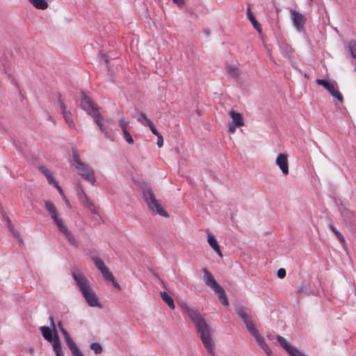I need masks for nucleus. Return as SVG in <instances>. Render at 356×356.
Wrapping results in <instances>:
<instances>
[{"instance_id": "19", "label": "nucleus", "mask_w": 356, "mask_h": 356, "mask_svg": "<svg viewBox=\"0 0 356 356\" xmlns=\"http://www.w3.org/2000/svg\"><path fill=\"white\" fill-rule=\"evenodd\" d=\"M59 231L62 232L67 239L70 244L75 248H78V243L74 238L73 234L71 233V232L68 229L67 227L65 225L62 228L59 229Z\"/></svg>"}, {"instance_id": "9", "label": "nucleus", "mask_w": 356, "mask_h": 356, "mask_svg": "<svg viewBox=\"0 0 356 356\" xmlns=\"http://www.w3.org/2000/svg\"><path fill=\"white\" fill-rule=\"evenodd\" d=\"M249 332L255 339L258 345L266 353V355L268 356H270L272 355V351L266 343L264 337L259 334L258 330L255 327L249 331Z\"/></svg>"}, {"instance_id": "53", "label": "nucleus", "mask_w": 356, "mask_h": 356, "mask_svg": "<svg viewBox=\"0 0 356 356\" xmlns=\"http://www.w3.org/2000/svg\"><path fill=\"white\" fill-rule=\"evenodd\" d=\"M111 281H112V282H113V286H115V287H116V288H118V289H120V285H119V284H118V282H116L115 281V280H114V279H113V280H111Z\"/></svg>"}, {"instance_id": "10", "label": "nucleus", "mask_w": 356, "mask_h": 356, "mask_svg": "<svg viewBox=\"0 0 356 356\" xmlns=\"http://www.w3.org/2000/svg\"><path fill=\"white\" fill-rule=\"evenodd\" d=\"M249 332L255 339L258 345L266 353V355L268 356H270L272 355V351L266 343L264 337L259 334L258 330L255 327L249 331Z\"/></svg>"}, {"instance_id": "32", "label": "nucleus", "mask_w": 356, "mask_h": 356, "mask_svg": "<svg viewBox=\"0 0 356 356\" xmlns=\"http://www.w3.org/2000/svg\"><path fill=\"white\" fill-rule=\"evenodd\" d=\"M128 124H129V122H127L124 118H123V117L120 118L119 126L121 128L122 133L128 131Z\"/></svg>"}, {"instance_id": "5", "label": "nucleus", "mask_w": 356, "mask_h": 356, "mask_svg": "<svg viewBox=\"0 0 356 356\" xmlns=\"http://www.w3.org/2000/svg\"><path fill=\"white\" fill-rule=\"evenodd\" d=\"M143 197L149 209L154 213L161 216L168 217L165 211L162 208L159 201L155 198L152 188L149 186L143 188Z\"/></svg>"}, {"instance_id": "56", "label": "nucleus", "mask_w": 356, "mask_h": 356, "mask_svg": "<svg viewBox=\"0 0 356 356\" xmlns=\"http://www.w3.org/2000/svg\"><path fill=\"white\" fill-rule=\"evenodd\" d=\"M267 337H268V338L269 339H273V338H272V336H271L270 334H268Z\"/></svg>"}, {"instance_id": "39", "label": "nucleus", "mask_w": 356, "mask_h": 356, "mask_svg": "<svg viewBox=\"0 0 356 356\" xmlns=\"http://www.w3.org/2000/svg\"><path fill=\"white\" fill-rule=\"evenodd\" d=\"M54 222L57 225L58 229L64 227L65 225L58 216L53 219Z\"/></svg>"}, {"instance_id": "13", "label": "nucleus", "mask_w": 356, "mask_h": 356, "mask_svg": "<svg viewBox=\"0 0 356 356\" xmlns=\"http://www.w3.org/2000/svg\"><path fill=\"white\" fill-rule=\"evenodd\" d=\"M341 216L346 226L350 230H354L356 227V215L350 211H344Z\"/></svg>"}, {"instance_id": "15", "label": "nucleus", "mask_w": 356, "mask_h": 356, "mask_svg": "<svg viewBox=\"0 0 356 356\" xmlns=\"http://www.w3.org/2000/svg\"><path fill=\"white\" fill-rule=\"evenodd\" d=\"M59 104L66 123L70 128H75V124L74 123L71 112L66 109V106L60 99H59Z\"/></svg>"}, {"instance_id": "51", "label": "nucleus", "mask_w": 356, "mask_h": 356, "mask_svg": "<svg viewBox=\"0 0 356 356\" xmlns=\"http://www.w3.org/2000/svg\"><path fill=\"white\" fill-rule=\"evenodd\" d=\"M329 227L332 230V232L334 233V234L338 232L332 222L329 223Z\"/></svg>"}, {"instance_id": "21", "label": "nucleus", "mask_w": 356, "mask_h": 356, "mask_svg": "<svg viewBox=\"0 0 356 356\" xmlns=\"http://www.w3.org/2000/svg\"><path fill=\"white\" fill-rule=\"evenodd\" d=\"M29 2L38 10H45L49 7L47 0H29Z\"/></svg>"}, {"instance_id": "55", "label": "nucleus", "mask_w": 356, "mask_h": 356, "mask_svg": "<svg viewBox=\"0 0 356 356\" xmlns=\"http://www.w3.org/2000/svg\"><path fill=\"white\" fill-rule=\"evenodd\" d=\"M102 57L104 58L105 62L108 63V60H107L106 57L105 56H103Z\"/></svg>"}, {"instance_id": "48", "label": "nucleus", "mask_w": 356, "mask_h": 356, "mask_svg": "<svg viewBox=\"0 0 356 356\" xmlns=\"http://www.w3.org/2000/svg\"><path fill=\"white\" fill-rule=\"evenodd\" d=\"M10 232H12L13 236L16 238H17L19 235V232L15 229L14 226L13 225V229H9Z\"/></svg>"}, {"instance_id": "23", "label": "nucleus", "mask_w": 356, "mask_h": 356, "mask_svg": "<svg viewBox=\"0 0 356 356\" xmlns=\"http://www.w3.org/2000/svg\"><path fill=\"white\" fill-rule=\"evenodd\" d=\"M316 83L323 86L329 92L333 90L335 88V83L325 79H316Z\"/></svg>"}, {"instance_id": "6", "label": "nucleus", "mask_w": 356, "mask_h": 356, "mask_svg": "<svg viewBox=\"0 0 356 356\" xmlns=\"http://www.w3.org/2000/svg\"><path fill=\"white\" fill-rule=\"evenodd\" d=\"M204 273V281L205 284L212 289L216 294L218 295L219 299L223 305H228L229 301L225 294L224 289L218 284L216 281L212 274L207 269H203Z\"/></svg>"}, {"instance_id": "43", "label": "nucleus", "mask_w": 356, "mask_h": 356, "mask_svg": "<svg viewBox=\"0 0 356 356\" xmlns=\"http://www.w3.org/2000/svg\"><path fill=\"white\" fill-rule=\"evenodd\" d=\"M277 275L279 278L283 279L286 276V270L284 268H280L277 272Z\"/></svg>"}, {"instance_id": "2", "label": "nucleus", "mask_w": 356, "mask_h": 356, "mask_svg": "<svg viewBox=\"0 0 356 356\" xmlns=\"http://www.w3.org/2000/svg\"><path fill=\"white\" fill-rule=\"evenodd\" d=\"M72 275L88 305L92 307H102L99 298L86 277L79 270L73 271Z\"/></svg>"}, {"instance_id": "49", "label": "nucleus", "mask_w": 356, "mask_h": 356, "mask_svg": "<svg viewBox=\"0 0 356 356\" xmlns=\"http://www.w3.org/2000/svg\"><path fill=\"white\" fill-rule=\"evenodd\" d=\"M237 127V125L231 123L229 124V131L232 134L234 133Z\"/></svg>"}, {"instance_id": "35", "label": "nucleus", "mask_w": 356, "mask_h": 356, "mask_svg": "<svg viewBox=\"0 0 356 356\" xmlns=\"http://www.w3.org/2000/svg\"><path fill=\"white\" fill-rule=\"evenodd\" d=\"M102 274V276L107 280H113V275L110 272L109 269L106 267L104 269L100 271Z\"/></svg>"}, {"instance_id": "20", "label": "nucleus", "mask_w": 356, "mask_h": 356, "mask_svg": "<svg viewBox=\"0 0 356 356\" xmlns=\"http://www.w3.org/2000/svg\"><path fill=\"white\" fill-rule=\"evenodd\" d=\"M229 113L232 118V124H236L238 127H242L244 125L243 119L239 113L235 112L234 111H231Z\"/></svg>"}, {"instance_id": "1", "label": "nucleus", "mask_w": 356, "mask_h": 356, "mask_svg": "<svg viewBox=\"0 0 356 356\" xmlns=\"http://www.w3.org/2000/svg\"><path fill=\"white\" fill-rule=\"evenodd\" d=\"M184 312L195 324L200 339L207 350L208 356H215V343L211 338L213 330L207 324L197 309L190 307L186 303L181 305Z\"/></svg>"}, {"instance_id": "25", "label": "nucleus", "mask_w": 356, "mask_h": 356, "mask_svg": "<svg viewBox=\"0 0 356 356\" xmlns=\"http://www.w3.org/2000/svg\"><path fill=\"white\" fill-rule=\"evenodd\" d=\"M160 296L162 300L169 306L170 309H175V305L172 298L165 291H161Z\"/></svg>"}, {"instance_id": "26", "label": "nucleus", "mask_w": 356, "mask_h": 356, "mask_svg": "<svg viewBox=\"0 0 356 356\" xmlns=\"http://www.w3.org/2000/svg\"><path fill=\"white\" fill-rule=\"evenodd\" d=\"M248 19H250V21L251 22L252 26H254V28L259 33H261V24L257 22V21L256 20L253 13L248 9Z\"/></svg>"}, {"instance_id": "28", "label": "nucleus", "mask_w": 356, "mask_h": 356, "mask_svg": "<svg viewBox=\"0 0 356 356\" xmlns=\"http://www.w3.org/2000/svg\"><path fill=\"white\" fill-rule=\"evenodd\" d=\"M53 350L56 356H64L60 339H58L57 337L56 338L55 341H54Z\"/></svg>"}, {"instance_id": "4", "label": "nucleus", "mask_w": 356, "mask_h": 356, "mask_svg": "<svg viewBox=\"0 0 356 356\" xmlns=\"http://www.w3.org/2000/svg\"><path fill=\"white\" fill-rule=\"evenodd\" d=\"M72 161L78 175L94 185L96 181L94 170L88 164L81 161L75 149H72Z\"/></svg>"}, {"instance_id": "22", "label": "nucleus", "mask_w": 356, "mask_h": 356, "mask_svg": "<svg viewBox=\"0 0 356 356\" xmlns=\"http://www.w3.org/2000/svg\"><path fill=\"white\" fill-rule=\"evenodd\" d=\"M39 170L45 176L49 184H55L57 182L52 176L51 171L44 166H41Z\"/></svg>"}, {"instance_id": "40", "label": "nucleus", "mask_w": 356, "mask_h": 356, "mask_svg": "<svg viewBox=\"0 0 356 356\" xmlns=\"http://www.w3.org/2000/svg\"><path fill=\"white\" fill-rule=\"evenodd\" d=\"M54 222L57 225L58 229L64 227L65 225L58 216L53 219Z\"/></svg>"}, {"instance_id": "52", "label": "nucleus", "mask_w": 356, "mask_h": 356, "mask_svg": "<svg viewBox=\"0 0 356 356\" xmlns=\"http://www.w3.org/2000/svg\"><path fill=\"white\" fill-rule=\"evenodd\" d=\"M49 322H50V325L51 327H52L53 330H55V323L54 322V319H53V317L52 316H50L49 318Z\"/></svg>"}, {"instance_id": "41", "label": "nucleus", "mask_w": 356, "mask_h": 356, "mask_svg": "<svg viewBox=\"0 0 356 356\" xmlns=\"http://www.w3.org/2000/svg\"><path fill=\"white\" fill-rule=\"evenodd\" d=\"M147 126H149L151 131L152 132V134L155 136H158L160 134L158 132V131L156 130V127H154V124L152 123V121L150 122H148V123L146 124Z\"/></svg>"}, {"instance_id": "8", "label": "nucleus", "mask_w": 356, "mask_h": 356, "mask_svg": "<svg viewBox=\"0 0 356 356\" xmlns=\"http://www.w3.org/2000/svg\"><path fill=\"white\" fill-rule=\"evenodd\" d=\"M291 15L293 24L296 30L299 32L303 31L306 17L300 13L293 9L291 10Z\"/></svg>"}, {"instance_id": "3", "label": "nucleus", "mask_w": 356, "mask_h": 356, "mask_svg": "<svg viewBox=\"0 0 356 356\" xmlns=\"http://www.w3.org/2000/svg\"><path fill=\"white\" fill-rule=\"evenodd\" d=\"M81 107L84 110L88 115L92 116L94 121L96 122L102 133H103L106 138L111 140H114V134L111 129H107L104 124V118L101 115L98 108L92 102L90 99L82 92V98L81 101Z\"/></svg>"}, {"instance_id": "30", "label": "nucleus", "mask_w": 356, "mask_h": 356, "mask_svg": "<svg viewBox=\"0 0 356 356\" xmlns=\"http://www.w3.org/2000/svg\"><path fill=\"white\" fill-rule=\"evenodd\" d=\"M58 325L59 327L60 332L63 335L66 343L73 340L72 338L70 337V334L68 333V332L63 327L61 322H59L58 323Z\"/></svg>"}, {"instance_id": "14", "label": "nucleus", "mask_w": 356, "mask_h": 356, "mask_svg": "<svg viewBox=\"0 0 356 356\" xmlns=\"http://www.w3.org/2000/svg\"><path fill=\"white\" fill-rule=\"evenodd\" d=\"M275 163L284 175L289 174V164L287 156L286 154H278L275 160Z\"/></svg>"}, {"instance_id": "27", "label": "nucleus", "mask_w": 356, "mask_h": 356, "mask_svg": "<svg viewBox=\"0 0 356 356\" xmlns=\"http://www.w3.org/2000/svg\"><path fill=\"white\" fill-rule=\"evenodd\" d=\"M66 344L71 350L72 355L73 356H83L73 340Z\"/></svg>"}, {"instance_id": "7", "label": "nucleus", "mask_w": 356, "mask_h": 356, "mask_svg": "<svg viewBox=\"0 0 356 356\" xmlns=\"http://www.w3.org/2000/svg\"><path fill=\"white\" fill-rule=\"evenodd\" d=\"M235 311L245 325L248 332L255 328L254 324L252 320V314L250 309L244 307H238L235 309Z\"/></svg>"}, {"instance_id": "16", "label": "nucleus", "mask_w": 356, "mask_h": 356, "mask_svg": "<svg viewBox=\"0 0 356 356\" xmlns=\"http://www.w3.org/2000/svg\"><path fill=\"white\" fill-rule=\"evenodd\" d=\"M40 330L42 333V337L47 341L51 343L52 345L54 344V341H55L56 337L58 339H59V337L57 335V334L54 333L53 336L51 329L48 327L42 326L40 327Z\"/></svg>"}, {"instance_id": "36", "label": "nucleus", "mask_w": 356, "mask_h": 356, "mask_svg": "<svg viewBox=\"0 0 356 356\" xmlns=\"http://www.w3.org/2000/svg\"><path fill=\"white\" fill-rule=\"evenodd\" d=\"M228 72L230 75L234 77H237L239 76V70L236 66L230 65L227 67Z\"/></svg>"}, {"instance_id": "42", "label": "nucleus", "mask_w": 356, "mask_h": 356, "mask_svg": "<svg viewBox=\"0 0 356 356\" xmlns=\"http://www.w3.org/2000/svg\"><path fill=\"white\" fill-rule=\"evenodd\" d=\"M54 186L57 188V190H58V193H60V195L63 197V200H65V202H67V200L66 199L65 196L64 195L63 191L61 187L59 186L58 183V182H55Z\"/></svg>"}, {"instance_id": "44", "label": "nucleus", "mask_w": 356, "mask_h": 356, "mask_svg": "<svg viewBox=\"0 0 356 356\" xmlns=\"http://www.w3.org/2000/svg\"><path fill=\"white\" fill-rule=\"evenodd\" d=\"M157 142H156V145H158L159 147H161L163 145V136H161V134H159L157 136Z\"/></svg>"}, {"instance_id": "45", "label": "nucleus", "mask_w": 356, "mask_h": 356, "mask_svg": "<svg viewBox=\"0 0 356 356\" xmlns=\"http://www.w3.org/2000/svg\"><path fill=\"white\" fill-rule=\"evenodd\" d=\"M337 238L339 240V241L342 243H345V238L343 236V235L338 231L336 234H335Z\"/></svg>"}, {"instance_id": "38", "label": "nucleus", "mask_w": 356, "mask_h": 356, "mask_svg": "<svg viewBox=\"0 0 356 356\" xmlns=\"http://www.w3.org/2000/svg\"><path fill=\"white\" fill-rule=\"evenodd\" d=\"M124 138L129 144H134V139L132 138L129 130L123 132Z\"/></svg>"}, {"instance_id": "24", "label": "nucleus", "mask_w": 356, "mask_h": 356, "mask_svg": "<svg viewBox=\"0 0 356 356\" xmlns=\"http://www.w3.org/2000/svg\"><path fill=\"white\" fill-rule=\"evenodd\" d=\"M44 205L46 209L49 211L52 220L58 216L57 210L51 202L47 200L44 202Z\"/></svg>"}, {"instance_id": "33", "label": "nucleus", "mask_w": 356, "mask_h": 356, "mask_svg": "<svg viewBox=\"0 0 356 356\" xmlns=\"http://www.w3.org/2000/svg\"><path fill=\"white\" fill-rule=\"evenodd\" d=\"M330 94L334 98L337 99V100L342 103L343 98L341 92L339 91V90L336 88H334L333 90H332Z\"/></svg>"}, {"instance_id": "29", "label": "nucleus", "mask_w": 356, "mask_h": 356, "mask_svg": "<svg viewBox=\"0 0 356 356\" xmlns=\"http://www.w3.org/2000/svg\"><path fill=\"white\" fill-rule=\"evenodd\" d=\"M134 117L136 118L137 120L139 121L143 125L145 126H146L148 122L151 121L147 118L146 115L143 112H137L136 114H134Z\"/></svg>"}, {"instance_id": "50", "label": "nucleus", "mask_w": 356, "mask_h": 356, "mask_svg": "<svg viewBox=\"0 0 356 356\" xmlns=\"http://www.w3.org/2000/svg\"><path fill=\"white\" fill-rule=\"evenodd\" d=\"M292 354H293L292 356H307L306 355H305L303 353L300 352V350L296 351V352L293 353Z\"/></svg>"}, {"instance_id": "46", "label": "nucleus", "mask_w": 356, "mask_h": 356, "mask_svg": "<svg viewBox=\"0 0 356 356\" xmlns=\"http://www.w3.org/2000/svg\"><path fill=\"white\" fill-rule=\"evenodd\" d=\"M3 219L7 222V226L8 229H13V224L8 216H4Z\"/></svg>"}, {"instance_id": "18", "label": "nucleus", "mask_w": 356, "mask_h": 356, "mask_svg": "<svg viewBox=\"0 0 356 356\" xmlns=\"http://www.w3.org/2000/svg\"><path fill=\"white\" fill-rule=\"evenodd\" d=\"M277 341L283 347V348L289 353L290 356L293 355V353L298 350L297 348L290 346L287 343L286 340L280 335L277 336Z\"/></svg>"}, {"instance_id": "31", "label": "nucleus", "mask_w": 356, "mask_h": 356, "mask_svg": "<svg viewBox=\"0 0 356 356\" xmlns=\"http://www.w3.org/2000/svg\"><path fill=\"white\" fill-rule=\"evenodd\" d=\"M92 261L96 267L99 270V271L102 270L106 268L104 261L99 257H93Z\"/></svg>"}, {"instance_id": "12", "label": "nucleus", "mask_w": 356, "mask_h": 356, "mask_svg": "<svg viewBox=\"0 0 356 356\" xmlns=\"http://www.w3.org/2000/svg\"><path fill=\"white\" fill-rule=\"evenodd\" d=\"M77 195L79 201L84 207H88L91 211V212L95 213H97L95 207L94 206L92 201L88 197L87 195L81 186H78Z\"/></svg>"}, {"instance_id": "17", "label": "nucleus", "mask_w": 356, "mask_h": 356, "mask_svg": "<svg viewBox=\"0 0 356 356\" xmlns=\"http://www.w3.org/2000/svg\"><path fill=\"white\" fill-rule=\"evenodd\" d=\"M207 242L209 245L213 248V250L216 252V254L222 257V254L220 251V246L218 243V241L213 234L212 233H209L207 236Z\"/></svg>"}, {"instance_id": "11", "label": "nucleus", "mask_w": 356, "mask_h": 356, "mask_svg": "<svg viewBox=\"0 0 356 356\" xmlns=\"http://www.w3.org/2000/svg\"><path fill=\"white\" fill-rule=\"evenodd\" d=\"M249 332L255 339L258 345L266 353V355L268 356H270L272 355V351L266 343L264 337L259 334L258 330L255 327L249 331Z\"/></svg>"}, {"instance_id": "54", "label": "nucleus", "mask_w": 356, "mask_h": 356, "mask_svg": "<svg viewBox=\"0 0 356 356\" xmlns=\"http://www.w3.org/2000/svg\"><path fill=\"white\" fill-rule=\"evenodd\" d=\"M299 291L300 293H303L304 292V293H305L307 294H309V292L307 291H304V286H303L300 288Z\"/></svg>"}, {"instance_id": "37", "label": "nucleus", "mask_w": 356, "mask_h": 356, "mask_svg": "<svg viewBox=\"0 0 356 356\" xmlns=\"http://www.w3.org/2000/svg\"><path fill=\"white\" fill-rule=\"evenodd\" d=\"M90 348L95 354H100L102 352V347L99 343H92Z\"/></svg>"}, {"instance_id": "47", "label": "nucleus", "mask_w": 356, "mask_h": 356, "mask_svg": "<svg viewBox=\"0 0 356 356\" xmlns=\"http://www.w3.org/2000/svg\"><path fill=\"white\" fill-rule=\"evenodd\" d=\"M172 1L179 7L183 6L185 3L184 0H172Z\"/></svg>"}, {"instance_id": "34", "label": "nucleus", "mask_w": 356, "mask_h": 356, "mask_svg": "<svg viewBox=\"0 0 356 356\" xmlns=\"http://www.w3.org/2000/svg\"><path fill=\"white\" fill-rule=\"evenodd\" d=\"M330 94L334 98L337 99V100L342 103L343 98L341 92L339 91V90L336 88H334L333 90H332Z\"/></svg>"}]
</instances>
